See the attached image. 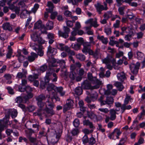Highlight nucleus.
<instances>
[{"instance_id":"44","label":"nucleus","mask_w":145,"mask_h":145,"mask_svg":"<svg viewBox=\"0 0 145 145\" xmlns=\"http://www.w3.org/2000/svg\"><path fill=\"white\" fill-rule=\"evenodd\" d=\"M77 75V74L74 71L71 72L69 75V77L72 80H74Z\"/></svg>"},{"instance_id":"38","label":"nucleus","mask_w":145,"mask_h":145,"mask_svg":"<svg viewBox=\"0 0 145 145\" xmlns=\"http://www.w3.org/2000/svg\"><path fill=\"white\" fill-rule=\"evenodd\" d=\"M81 44L77 43L76 44H72L71 46V47L74 50H78L80 47Z\"/></svg>"},{"instance_id":"28","label":"nucleus","mask_w":145,"mask_h":145,"mask_svg":"<svg viewBox=\"0 0 145 145\" xmlns=\"http://www.w3.org/2000/svg\"><path fill=\"white\" fill-rule=\"evenodd\" d=\"M27 138L31 143H33L34 145H37V139L36 138L33 137L31 136H27Z\"/></svg>"},{"instance_id":"10","label":"nucleus","mask_w":145,"mask_h":145,"mask_svg":"<svg viewBox=\"0 0 145 145\" xmlns=\"http://www.w3.org/2000/svg\"><path fill=\"white\" fill-rule=\"evenodd\" d=\"M61 135L60 133L58 131H55L54 135L52 137L50 142L52 144H54L56 143L58 141Z\"/></svg>"},{"instance_id":"24","label":"nucleus","mask_w":145,"mask_h":145,"mask_svg":"<svg viewBox=\"0 0 145 145\" xmlns=\"http://www.w3.org/2000/svg\"><path fill=\"white\" fill-rule=\"evenodd\" d=\"M46 108L48 107L50 108H53L54 107V105L53 103V101H50V99H48L46 101Z\"/></svg>"},{"instance_id":"31","label":"nucleus","mask_w":145,"mask_h":145,"mask_svg":"<svg viewBox=\"0 0 145 145\" xmlns=\"http://www.w3.org/2000/svg\"><path fill=\"white\" fill-rule=\"evenodd\" d=\"M10 7L13 11L15 12L16 14L19 15L20 13V8L17 6H14L13 5L11 4Z\"/></svg>"},{"instance_id":"1","label":"nucleus","mask_w":145,"mask_h":145,"mask_svg":"<svg viewBox=\"0 0 145 145\" xmlns=\"http://www.w3.org/2000/svg\"><path fill=\"white\" fill-rule=\"evenodd\" d=\"M103 62L106 64L107 69L111 70L112 69V66L111 65L110 63H112V66L115 69L118 70L120 68L117 63H116V60L113 59L112 60L109 57L106 58L102 60Z\"/></svg>"},{"instance_id":"22","label":"nucleus","mask_w":145,"mask_h":145,"mask_svg":"<svg viewBox=\"0 0 145 145\" xmlns=\"http://www.w3.org/2000/svg\"><path fill=\"white\" fill-rule=\"evenodd\" d=\"M12 26L8 22L3 24L2 25V27L4 29L10 31L12 30Z\"/></svg>"},{"instance_id":"37","label":"nucleus","mask_w":145,"mask_h":145,"mask_svg":"<svg viewBox=\"0 0 145 145\" xmlns=\"http://www.w3.org/2000/svg\"><path fill=\"white\" fill-rule=\"evenodd\" d=\"M97 97V92L95 91L93 92L90 95L91 99L93 101H94L95 100H96Z\"/></svg>"},{"instance_id":"15","label":"nucleus","mask_w":145,"mask_h":145,"mask_svg":"<svg viewBox=\"0 0 145 145\" xmlns=\"http://www.w3.org/2000/svg\"><path fill=\"white\" fill-rule=\"evenodd\" d=\"M56 52L57 50L56 49L52 48L50 45L48 48L47 55L49 57L52 56L53 55H55L56 54Z\"/></svg>"},{"instance_id":"21","label":"nucleus","mask_w":145,"mask_h":145,"mask_svg":"<svg viewBox=\"0 0 145 145\" xmlns=\"http://www.w3.org/2000/svg\"><path fill=\"white\" fill-rule=\"evenodd\" d=\"M23 72H19L18 73L16 77L19 78H23L26 77V74H27V72L24 69H22Z\"/></svg>"},{"instance_id":"19","label":"nucleus","mask_w":145,"mask_h":145,"mask_svg":"<svg viewBox=\"0 0 145 145\" xmlns=\"http://www.w3.org/2000/svg\"><path fill=\"white\" fill-rule=\"evenodd\" d=\"M47 39L48 40V43L50 44H52L54 41V34L52 33H49L47 35Z\"/></svg>"},{"instance_id":"12","label":"nucleus","mask_w":145,"mask_h":145,"mask_svg":"<svg viewBox=\"0 0 145 145\" xmlns=\"http://www.w3.org/2000/svg\"><path fill=\"white\" fill-rule=\"evenodd\" d=\"M57 62L59 64L60 67L61 68L60 71L61 72H64V74L65 76L67 75V70L65 67V62L63 60H58Z\"/></svg>"},{"instance_id":"48","label":"nucleus","mask_w":145,"mask_h":145,"mask_svg":"<svg viewBox=\"0 0 145 145\" xmlns=\"http://www.w3.org/2000/svg\"><path fill=\"white\" fill-rule=\"evenodd\" d=\"M16 56L18 57L19 61L20 63H22L25 58V57L22 55L20 53H19Z\"/></svg>"},{"instance_id":"39","label":"nucleus","mask_w":145,"mask_h":145,"mask_svg":"<svg viewBox=\"0 0 145 145\" xmlns=\"http://www.w3.org/2000/svg\"><path fill=\"white\" fill-rule=\"evenodd\" d=\"M76 58L82 61H84L86 58L85 56L82 54H78L76 56Z\"/></svg>"},{"instance_id":"43","label":"nucleus","mask_w":145,"mask_h":145,"mask_svg":"<svg viewBox=\"0 0 145 145\" xmlns=\"http://www.w3.org/2000/svg\"><path fill=\"white\" fill-rule=\"evenodd\" d=\"M27 93V95L25 96L24 97V99H25L26 101H28L29 99L31 98L33 96V94L31 92Z\"/></svg>"},{"instance_id":"29","label":"nucleus","mask_w":145,"mask_h":145,"mask_svg":"<svg viewBox=\"0 0 145 145\" xmlns=\"http://www.w3.org/2000/svg\"><path fill=\"white\" fill-rule=\"evenodd\" d=\"M8 52L6 55V57L7 58H10L13 53V50L11 46H8Z\"/></svg>"},{"instance_id":"62","label":"nucleus","mask_w":145,"mask_h":145,"mask_svg":"<svg viewBox=\"0 0 145 145\" xmlns=\"http://www.w3.org/2000/svg\"><path fill=\"white\" fill-rule=\"evenodd\" d=\"M18 5L20 6L21 8H22L25 9L27 7L25 5L24 1H20L18 4Z\"/></svg>"},{"instance_id":"61","label":"nucleus","mask_w":145,"mask_h":145,"mask_svg":"<svg viewBox=\"0 0 145 145\" xmlns=\"http://www.w3.org/2000/svg\"><path fill=\"white\" fill-rule=\"evenodd\" d=\"M86 72L83 68H80L79 69L78 72V74L79 75L82 76L85 74H86Z\"/></svg>"},{"instance_id":"40","label":"nucleus","mask_w":145,"mask_h":145,"mask_svg":"<svg viewBox=\"0 0 145 145\" xmlns=\"http://www.w3.org/2000/svg\"><path fill=\"white\" fill-rule=\"evenodd\" d=\"M112 12L111 11H108L104 13L103 16L105 18L108 20V19L112 17Z\"/></svg>"},{"instance_id":"32","label":"nucleus","mask_w":145,"mask_h":145,"mask_svg":"<svg viewBox=\"0 0 145 145\" xmlns=\"http://www.w3.org/2000/svg\"><path fill=\"white\" fill-rule=\"evenodd\" d=\"M38 78V75L37 74H34L32 75H30L28 76L29 81L32 82Z\"/></svg>"},{"instance_id":"20","label":"nucleus","mask_w":145,"mask_h":145,"mask_svg":"<svg viewBox=\"0 0 145 145\" xmlns=\"http://www.w3.org/2000/svg\"><path fill=\"white\" fill-rule=\"evenodd\" d=\"M110 119L112 121L114 120L116 118V112L114 109H110Z\"/></svg>"},{"instance_id":"33","label":"nucleus","mask_w":145,"mask_h":145,"mask_svg":"<svg viewBox=\"0 0 145 145\" xmlns=\"http://www.w3.org/2000/svg\"><path fill=\"white\" fill-rule=\"evenodd\" d=\"M43 110L42 108H39L38 109L36 112L34 113V115L35 116H38L41 117L43 114H44V112H43Z\"/></svg>"},{"instance_id":"3","label":"nucleus","mask_w":145,"mask_h":145,"mask_svg":"<svg viewBox=\"0 0 145 145\" xmlns=\"http://www.w3.org/2000/svg\"><path fill=\"white\" fill-rule=\"evenodd\" d=\"M103 3L104 5H102L101 2H97L96 4H94L96 11L99 14H102V11L106 10L108 9L107 3L105 2H104Z\"/></svg>"},{"instance_id":"49","label":"nucleus","mask_w":145,"mask_h":145,"mask_svg":"<svg viewBox=\"0 0 145 145\" xmlns=\"http://www.w3.org/2000/svg\"><path fill=\"white\" fill-rule=\"evenodd\" d=\"M34 49L37 52L38 54L40 56H42L44 54V51L41 49H38L35 47Z\"/></svg>"},{"instance_id":"58","label":"nucleus","mask_w":145,"mask_h":145,"mask_svg":"<svg viewBox=\"0 0 145 145\" xmlns=\"http://www.w3.org/2000/svg\"><path fill=\"white\" fill-rule=\"evenodd\" d=\"M49 82H46L44 80V81H41L40 82V87L42 89H44L45 88L46 86L48 84Z\"/></svg>"},{"instance_id":"55","label":"nucleus","mask_w":145,"mask_h":145,"mask_svg":"<svg viewBox=\"0 0 145 145\" xmlns=\"http://www.w3.org/2000/svg\"><path fill=\"white\" fill-rule=\"evenodd\" d=\"M121 30L122 31H123L124 33H128L126 31L128 30L129 32L130 31H132V30L129 27H123L121 28Z\"/></svg>"},{"instance_id":"53","label":"nucleus","mask_w":145,"mask_h":145,"mask_svg":"<svg viewBox=\"0 0 145 145\" xmlns=\"http://www.w3.org/2000/svg\"><path fill=\"white\" fill-rule=\"evenodd\" d=\"M74 126L76 127H78L80 125V121L78 119H75L73 121Z\"/></svg>"},{"instance_id":"23","label":"nucleus","mask_w":145,"mask_h":145,"mask_svg":"<svg viewBox=\"0 0 145 145\" xmlns=\"http://www.w3.org/2000/svg\"><path fill=\"white\" fill-rule=\"evenodd\" d=\"M97 39L101 41L104 44H106L108 42V40L107 38H105L103 36H100L98 35L97 37Z\"/></svg>"},{"instance_id":"57","label":"nucleus","mask_w":145,"mask_h":145,"mask_svg":"<svg viewBox=\"0 0 145 145\" xmlns=\"http://www.w3.org/2000/svg\"><path fill=\"white\" fill-rule=\"evenodd\" d=\"M83 132L85 133V135L86 134H89V133H92L93 130V129H91V130H89L87 129H84L82 130Z\"/></svg>"},{"instance_id":"47","label":"nucleus","mask_w":145,"mask_h":145,"mask_svg":"<svg viewBox=\"0 0 145 145\" xmlns=\"http://www.w3.org/2000/svg\"><path fill=\"white\" fill-rule=\"evenodd\" d=\"M127 105H123L121 107V109L123 110L122 113H123L125 110H129L131 108V105H129L126 106Z\"/></svg>"},{"instance_id":"63","label":"nucleus","mask_w":145,"mask_h":145,"mask_svg":"<svg viewBox=\"0 0 145 145\" xmlns=\"http://www.w3.org/2000/svg\"><path fill=\"white\" fill-rule=\"evenodd\" d=\"M98 110L104 114H107L109 112V110L107 108H99Z\"/></svg>"},{"instance_id":"4","label":"nucleus","mask_w":145,"mask_h":145,"mask_svg":"<svg viewBox=\"0 0 145 145\" xmlns=\"http://www.w3.org/2000/svg\"><path fill=\"white\" fill-rule=\"evenodd\" d=\"M88 78L92 83L94 84H96L93 86V88L98 89L99 88V86L101 84V82L97 79L96 77H93L92 74L90 73H88Z\"/></svg>"},{"instance_id":"59","label":"nucleus","mask_w":145,"mask_h":145,"mask_svg":"<svg viewBox=\"0 0 145 145\" xmlns=\"http://www.w3.org/2000/svg\"><path fill=\"white\" fill-rule=\"evenodd\" d=\"M26 86L20 85L18 86L19 91L21 92H24L25 91Z\"/></svg>"},{"instance_id":"14","label":"nucleus","mask_w":145,"mask_h":145,"mask_svg":"<svg viewBox=\"0 0 145 145\" xmlns=\"http://www.w3.org/2000/svg\"><path fill=\"white\" fill-rule=\"evenodd\" d=\"M81 86L82 88L86 89H93V86L92 87L90 82L87 80H86L83 81L81 84Z\"/></svg>"},{"instance_id":"11","label":"nucleus","mask_w":145,"mask_h":145,"mask_svg":"<svg viewBox=\"0 0 145 145\" xmlns=\"http://www.w3.org/2000/svg\"><path fill=\"white\" fill-rule=\"evenodd\" d=\"M73 101L71 100L68 99L66 103L63 107V112L65 113L67 110L71 108L73 106Z\"/></svg>"},{"instance_id":"60","label":"nucleus","mask_w":145,"mask_h":145,"mask_svg":"<svg viewBox=\"0 0 145 145\" xmlns=\"http://www.w3.org/2000/svg\"><path fill=\"white\" fill-rule=\"evenodd\" d=\"M88 140L89 139L86 135H85L82 139V141L84 144L87 143L88 142Z\"/></svg>"},{"instance_id":"45","label":"nucleus","mask_w":145,"mask_h":145,"mask_svg":"<svg viewBox=\"0 0 145 145\" xmlns=\"http://www.w3.org/2000/svg\"><path fill=\"white\" fill-rule=\"evenodd\" d=\"M88 116L89 118L91 119H95L97 118V116L92 112H89L88 113Z\"/></svg>"},{"instance_id":"17","label":"nucleus","mask_w":145,"mask_h":145,"mask_svg":"<svg viewBox=\"0 0 145 145\" xmlns=\"http://www.w3.org/2000/svg\"><path fill=\"white\" fill-rule=\"evenodd\" d=\"M34 28L35 29H39L40 28L45 29V27L44 25L42 24L41 21L39 20L35 24Z\"/></svg>"},{"instance_id":"42","label":"nucleus","mask_w":145,"mask_h":145,"mask_svg":"<svg viewBox=\"0 0 145 145\" xmlns=\"http://www.w3.org/2000/svg\"><path fill=\"white\" fill-rule=\"evenodd\" d=\"M56 90L57 92H59L61 96L64 95L65 94V92L63 91V88L60 87H56Z\"/></svg>"},{"instance_id":"56","label":"nucleus","mask_w":145,"mask_h":145,"mask_svg":"<svg viewBox=\"0 0 145 145\" xmlns=\"http://www.w3.org/2000/svg\"><path fill=\"white\" fill-rule=\"evenodd\" d=\"M125 7H119L118 9V11L119 14L121 15H123L124 14V10L125 9Z\"/></svg>"},{"instance_id":"50","label":"nucleus","mask_w":145,"mask_h":145,"mask_svg":"<svg viewBox=\"0 0 145 145\" xmlns=\"http://www.w3.org/2000/svg\"><path fill=\"white\" fill-rule=\"evenodd\" d=\"M31 37L33 40L36 42L37 41L39 37L36 33H33L31 35Z\"/></svg>"},{"instance_id":"7","label":"nucleus","mask_w":145,"mask_h":145,"mask_svg":"<svg viewBox=\"0 0 145 145\" xmlns=\"http://www.w3.org/2000/svg\"><path fill=\"white\" fill-rule=\"evenodd\" d=\"M9 115H6L5 117L2 120H0V133L4 130L6 127L8 121Z\"/></svg>"},{"instance_id":"18","label":"nucleus","mask_w":145,"mask_h":145,"mask_svg":"<svg viewBox=\"0 0 145 145\" xmlns=\"http://www.w3.org/2000/svg\"><path fill=\"white\" fill-rule=\"evenodd\" d=\"M117 77L118 80L122 82L124 81L126 79L125 74L123 72L118 73Z\"/></svg>"},{"instance_id":"5","label":"nucleus","mask_w":145,"mask_h":145,"mask_svg":"<svg viewBox=\"0 0 145 145\" xmlns=\"http://www.w3.org/2000/svg\"><path fill=\"white\" fill-rule=\"evenodd\" d=\"M57 48L61 51H65L69 55H75V53L73 51L71 50L68 46L65 45L63 43H59L57 44Z\"/></svg>"},{"instance_id":"46","label":"nucleus","mask_w":145,"mask_h":145,"mask_svg":"<svg viewBox=\"0 0 145 145\" xmlns=\"http://www.w3.org/2000/svg\"><path fill=\"white\" fill-rule=\"evenodd\" d=\"M6 88L7 90L8 93L10 95H13L15 94L14 89L11 87L8 86Z\"/></svg>"},{"instance_id":"52","label":"nucleus","mask_w":145,"mask_h":145,"mask_svg":"<svg viewBox=\"0 0 145 145\" xmlns=\"http://www.w3.org/2000/svg\"><path fill=\"white\" fill-rule=\"evenodd\" d=\"M96 141L95 139L93 137L89 138L88 142L91 145H93L95 143Z\"/></svg>"},{"instance_id":"6","label":"nucleus","mask_w":145,"mask_h":145,"mask_svg":"<svg viewBox=\"0 0 145 145\" xmlns=\"http://www.w3.org/2000/svg\"><path fill=\"white\" fill-rule=\"evenodd\" d=\"M103 99V97L102 96H101L99 99L101 106L107 105L111 106V105H112L114 102V99L111 97H107L105 100L104 101Z\"/></svg>"},{"instance_id":"2","label":"nucleus","mask_w":145,"mask_h":145,"mask_svg":"<svg viewBox=\"0 0 145 145\" xmlns=\"http://www.w3.org/2000/svg\"><path fill=\"white\" fill-rule=\"evenodd\" d=\"M53 70L50 69L48 70L46 72V75L44 77V80L46 82H49L50 80H52V82H56L57 80V77L56 74L53 73Z\"/></svg>"},{"instance_id":"54","label":"nucleus","mask_w":145,"mask_h":145,"mask_svg":"<svg viewBox=\"0 0 145 145\" xmlns=\"http://www.w3.org/2000/svg\"><path fill=\"white\" fill-rule=\"evenodd\" d=\"M47 28L48 29H51L53 27V24L52 22H47L46 24Z\"/></svg>"},{"instance_id":"51","label":"nucleus","mask_w":145,"mask_h":145,"mask_svg":"<svg viewBox=\"0 0 145 145\" xmlns=\"http://www.w3.org/2000/svg\"><path fill=\"white\" fill-rule=\"evenodd\" d=\"M82 52L86 54L90 52V51H92L91 50L90 48H89L86 47H84L83 48L82 50Z\"/></svg>"},{"instance_id":"8","label":"nucleus","mask_w":145,"mask_h":145,"mask_svg":"<svg viewBox=\"0 0 145 145\" xmlns=\"http://www.w3.org/2000/svg\"><path fill=\"white\" fill-rule=\"evenodd\" d=\"M63 32L60 30L58 31V35L59 37H61L64 38H67L69 36V34L70 31V29L67 26L63 27Z\"/></svg>"},{"instance_id":"25","label":"nucleus","mask_w":145,"mask_h":145,"mask_svg":"<svg viewBox=\"0 0 145 145\" xmlns=\"http://www.w3.org/2000/svg\"><path fill=\"white\" fill-rule=\"evenodd\" d=\"M114 85L116 87L118 90L120 91H121L124 88L122 84L118 82H116Z\"/></svg>"},{"instance_id":"41","label":"nucleus","mask_w":145,"mask_h":145,"mask_svg":"<svg viewBox=\"0 0 145 145\" xmlns=\"http://www.w3.org/2000/svg\"><path fill=\"white\" fill-rule=\"evenodd\" d=\"M56 87L53 84H50L47 87V89L48 91H51L56 90Z\"/></svg>"},{"instance_id":"26","label":"nucleus","mask_w":145,"mask_h":145,"mask_svg":"<svg viewBox=\"0 0 145 145\" xmlns=\"http://www.w3.org/2000/svg\"><path fill=\"white\" fill-rule=\"evenodd\" d=\"M53 108H50L46 107L44 109L46 113L49 116H52L55 114V112L53 110Z\"/></svg>"},{"instance_id":"16","label":"nucleus","mask_w":145,"mask_h":145,"mask_svg":"<svg viewBox=\"0 0 145 145\" xmlns=\"http://www.w3.org/2000/svg\"><path fill=\"white\" fill-rule=\"evenodd\" d=\"M31 54L30 56H28L27 58L28 61L30 62L33 61L38 56V55L35 53L33 52H31Z\"/></svg>"},{"instance_id":"9","label":"nucleus","mask_w":145,"mask_h":145,"mask_svg":"<svg viewBox=\"0 0 145 145\" xmlns=\"http://www.w3.org/2000/svg\"><path fill=\"white\" fill-rule=\"evenodd\" d=\"M140 64L139 63L137 62L136 64L131 63L129 65V68L131 72L134 74H137L138 72Z\"/></svg>"},{"instance_id":"27","label":"nucleus","mask_w":145,"mask_h":145,"mask_svg":"<svg viewBox=\"0 0 145 145\" xmlns=\"http://www.w3.org/2000/svg\"><path fill=\"white\" fill-rule=\"evenodd\" d=\"M134 35V33L133 31H130L128 32V34L126 35L125 37L124 38L125 40L127 41H130V38Z\"/></svg>"},{"instance_id":"30","label":"nucleus","mask_w":145,"mask_h":145,"mask_svg":"<svg viewBox=\"0 0 145 145\" xmlns=\"http://www.w3.org/2000/svg\"><path fill=\"white\" fill-rule=\"evenodd\" d=\"M112 85H108L107 86V89L105 92V94L107 95L110 94L111 91L112 90Z\"/></svg>"},{"instance_id":"35","label":"nucleus","mask_w":145,"mask_h":145,"mask_svg":"<svg viewBox=\"0 0 145 145\" xmlns=\"http://www.w3.org/2000/svg\"><path fill=\"white\" fill-rule=\"evenodd\" d=\"M29 14V12L27 10L24 9L22 10V12L20 14V17L21 18H25L26 15Z\"/></svg>"},{"instance_id":"36","label":"nucleus","mask_w":145,"mask_h":145,"mask_svg":"<svg viewBox=\"0 0 145 145\" xmlns=\"http://www.w3.org/2000/svg\"><path fill=\"white\" fill-rule=\"evenodd\" d=\"M74 92L76 95H80L82 93V89L80 87H77L75 89Z\"/></svg>"},{"instance_id":"64","label":"nucleus","mask_w":145,"mask_h":145,"mask_svg":"<svg viewBox=\"0 0 145 145\" xmlns=\"http://www.w3.org/2000/svg\"><path fill=\"white\" fill-rule=\"evenodd\" d=\"M72 13L68 10H66L65 11L64 14V15L67 17H71L72 15Z\"/></svg>"},{"instance_id":"13","label":"nucleus","mask_w":145,"mask_h":145,"mask_svg":"<svg viewBox=\"0 0 145 145\" xmlns=\"http://www.w3.org/2000/svg\"><path fill=\"white\" fill-rule=\"evenodd\" d=\"M47 6L49 7V8L46 9V10L47 12H45L44 14V17L46 18L48 17V12L51 13L53 12V9L54 8L53 4L51 2H48Z\"/></svg>"},{"instance_id":"34","label":"nucleus","mask_w":145,"mask_h":145,"mask_svg":"<svg viewBox=\"0 0 145 145\" xmlns=\"http://www.w3.org/2000/svg\"><path fill=\"white\" fill-rule=\"evenodd\" d=\"M46 98L45 95L43 94H41L36 97V99L37 102H41L45 100Z\"/></svg>"}]
</instances>
